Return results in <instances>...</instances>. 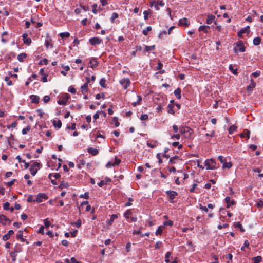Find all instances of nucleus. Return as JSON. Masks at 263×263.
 Returning a JSON list of instances; mask_svg holds the SVG:
<instances>
[{
    "mask_svg": "<svg viewBox=\"0 0 263 263\" xmlns=\"http://www.w3.org/2000/svg\"><path fill=\"white\" fill-rule=\"evenodd\" d=\"M180 132L185 138L189 139L191 138L193 130L189 127L182 126L180 127Z\"/></svg>",
    "mask_w": 263,
    "mask_h": 263,
    "instance_id": "1",
    "label": "nucleus"
},
{
    "mask_svg": "<svg viewBox=\"0 0 263 263\" xmlns=\"http://www.w3.org/2000/svg\"><path fill=\"white\" fill-rule=\"evenodd\" d=\"M205 165L207 170H213L216 168V162L212 159H208L205 161Z\"/></svg>",
    "mask_w": 263,
    "mask_h": 263,
    "instance_id": "2",
    "label": "nucleus"
},
{
    "mask_svg": "<svg viewBox=\"0 0 263 263\" xmlns=\"http://www.w3.org/2000/svg\"><path fill=\"white\" fill-rule=\"evenodd\" d=\"M236 47L238 48H234V51L236 53L238 51L243 52L245 51L246 48L243 45V43L242 41H239L235 43Z\"/></svg>",
    "mask_w": 263,
    "mask_h": 263,
    "instance_id": "3",
    "label": "nucleus"
},
{
    "mask_svg": "<svg viewBox=\"0 0 263 263\" xmlns=\"http://www.w3.org/2000/svg\"><path fill=\"white\" fill-rule=\"evenodd\" d=\"M48 197L44 193H39L37 195V197L33 202H36L37 203H41L43 201V199L46 200Z\"/></svg>",
    "mask_w": 263,
    "mask_h": 263,
    "instance_id": "4",
    "label": "nucleus"
},
{
    "mask_svg": "<svg viewBox=\"0 0 263 263\" xmlns=\"http://www.w3.org/2000/svg\"><path fill=\"white\" fill-rule=\"evenodd\" d=\"M250 32V27L249 26H246L245 28H242L238 32V36L239 37H241L242 36V34L245 33H247L249 34Z\"/></svg>",
    "mask_w": 263,
    "mask_h": 263,
    "instance_id": "5",
    "label": "nucleus"
},
{
    "mask_svg": "<svg viewBox=\"0 0 263 263\" xmlns=\"http://www.w3.org/2000/svg\"><path fill=\"white\" fill-rule=\"evenodd\" d=\"M89 41L92 45H96L100 44L102 42V40L97 37H94L90 39Z\"/></svg>",
    "mask_w": 263,
    "mask_h": 263,
    "instance_id": "6",
    "label": "nucleus"
},
{
    "mask_svg": "<svg viewBox=\"0 0 263 263\" xmlns=\"http://www.w3.org/2000/svg\"><path fill=\"white\" fill-rule=\"evenodd\" d=\"M0 222L3 225L6 224L7 222L10 223L11 220L3 214L0 215Z\"/></svg>",
    "mask_w": 263,
    "mask_h": 263,
    "instance_id": "7",
    "label": "nucleus"
},
{
    "mask_svg": "<svg viewBox=\"0 0 263 263\" xmlns=\"http://www.w3.org/2000/svg\"><path fill=\"white\" fill-rule=\"evenodd\" d=\"M69 99V95L68 93H66L65 96L63 98V100H59L57 103L59 105H65L67 100Z\"/></svg>",
    "mask_w": 263,
    "mask_h": 263,
    "instance_id": "8",
    "label": "nucleus"
},
{
    "mask_svg": "<svg viewBox=\"0 0 263 263\" xmlns=\"http://www.w3.org/2000/svg\"><path fill=\"white\" fill-rule=\"evenodd\" d=\"M120 83L125 89H126L130 85V81L128 79H123L120 80Z\"/></svg>",
    "mask_w": 263,
    "mask_h": 263,
    "instance_id": "9",
    "label": "nucleus"
},
{
    "mask_svg": "<svg viewBox=\"0 0 263 263\" xmlns=\"http://www.w3.org/2000/svg\"><path fill=\"white\" fill-rule=\"evenodd\" d=\"M166 194L169 197L170 200H173L176 196L177 195V193L174 191H167L166 192Z\"/></svg>",
    "mask_w": 263,
    "mask_h": 263,
    "instance_id": "10",
    "label": "nucleus"
},
{
    "mask_svg": "<svg viewBox=\"0 0 263 263\" xmlns=\"http://www.w3.org/2000/svg\"><path fill=\"white\" fill-rule=\"evenodd\" d=\"M179 25L181 26L187 27L189 25L188 20L186 18L184 17L182 19H180L179 21Z\"/></svg>",
    "mask_w": 263,
    "mask_h": 263,
    "instance_id": "11",
    "label": "nucleus"
},
{
    "mask_svg": "<svg viewBox=\"0 0 263 263\" xmlns=\"http://www.w3.org/2000/svg\"><path fill=\"white\" fill-rule=\"evenodd\" d=\"M28 34L27 33H24L22 35L23 40L25 44L30 45L31 43V39L29 37H27Z\"/></svg>",
    "mask_w": 263,
    "mask_h": 263,
    "instance_id": "12",
    "label": "nucleus"
},
{
    "mask_svg": "<svg viewBox=\"0 0 263 263\" xmlns=\"http://www.w3.org/2000/svg\"><path fill=\"white\" fill-rule=\"evenodd\" d=\"M250 131L248 129H244L243 132L240 134L241 138L247 137L248 139L250 138Z\"/></svg>",
    "mask_w": 263,
    "mask_h": 263,
    "instance_id": "13",
    "label": "nucleus"
},
{
    "mask_svg": "<svg viewBox=\"0 0 263 263\" xmlns=\"http://www.w3.org/2000/svg\"><path fill=\"white\" fill-rule=\"evenodd\" d=\"M30 98L31 99L32 103L38 104L39 103L40 97L38 96L31 95L30 96Z\"/></svg>",
    "mask_w": 263,
    "mask_h": 263,
    "instance_id": "14",
    "label": "nucleus"
},
{
    "mask_svg": "<svg viewBox=\"0 0 263 263\" xmlns=\"http://www.w3.org/2000/svg\"><path fill=\"white\" fill-rule=\"evenodd\" d=\"M89 64H90V67H91L92 69L95 68L98 65V62L96 58H92L90 61Z\"/></svg>",
    "mask_w": 263,
    "mask_h": 263,
    "instance_id": "15",
    "label": "nucleus"
},
{
    "mask_svg": "<svg viewBox=\"0 0 263 263\" xmlns=\"http://www.w3.org/2000/svg\"><path fill=\"white\" fill-rule=\"evenodd\" d=\"M87 152L89 154H91L92 156H96L99 153L98 149H97L96 148H94L93 147H89V148H88Z\"/></svg>",
    "mask_w": 263,
    "mask_h": 263,
    "instance_id": "16",
    "label": "nucleus"
},
{
    "mask_svg": "<svg viewBox=\"0 0 263 263\" xmlns=\"http://www.w3.org/2000/svg\"><path fill=\"white\" fill-rule=\"evenodd\" d=\"M256 86V84L253 79L251 80V83L250 85L247 86V90L248 92H250L252 91V89L254 88Z\"/></svg>",
    "mask_w": 263,
    "mask_h": 263,
    "instance_id": "17",
    "label": "nucleus"
},
{
    "mask_svg": "<svg viewBox=\"0 0 263 263\" xmlns=\"http://www.w3.org/2000/svg\"><path fill=\"white\" fill-rule=\"evenodd\" d=\"M118 217V216L116 214H112L110 218V219L108 220V221L107 222V225L108 226H111L112 225V222L113 221L116 219Z\"/></svg>",
    "mask_w": 263,
    "mask_h": 263,
    "instance_id": "18",
    "label": "nucleus"
},
{
    "mask_svg": "<svg viewBox=\"0 0 263 263\" xmlns=\"http://www.w3.org/2000/svg\"><path fill=\"white\" fill-rule=\"evenodd\" d=\"M215 19V16L213 15H209L207 17L206 22L208 24H211Z\"/></svg>",
    "mask_w": 263,
    "mask_h": 263,
    "instance_id": "19",
    "label": "nucleus"
},
{
    "mask_svg": "<svg viewBox=\"0 0 263 263\" xmlns=\"http://www.w3.org/2000/svg\"><path fill=\"white\" fill-rule=\"evenodd\" d=\"M88 86L87 83H85L81 87V92L83 94L88 91Z\"/></svg>",
    "mask_w": 263,
    "mask_h": 263,
    "instance_id": "20",
    "label": "nucleus"
},
{
    "mask_svg": "<svg viewBox=\"0 0 263 263\" xmlns=\"http://www.w3.org/2000/svg\"><path fill=\"white\" fill-rule=\"evenodd\" d=\"M181 90L180 88H177L174 91V95L178 99H180L181 98Z\"/></svg>",
    "mask_w": 263,
    "mask_h": 263,
    "instance_id": "21",
    "label": "nucleus"
},
{
    "mask_svg": "<svg viewBox=\"0 0 263 263\" xmlns=\"http://www.w3.org/2000/svg\"><path fill=\"white\" fill-rule=\"evenodd\" d=\"M52 124L55 127H57L58 128H60L62 126V122L59 120L58 121L53 120Z\"/></svg>",
    "mask_w": 263,
    "mask_h": 263,
    "instance_id": "22",
    "label": "nucleus"
},
{
    "mask_svg": "<svg viewBox=\"0 0 263 263\" xmlns=\"http://www.w3.org/2000/svg\"><path fill=\"white\" fill-rule=\"evenodd\" d=\"M26 57H27V54L25 53H22L18 54L17 55V60L20 62H22L24 61V59H25Z\"/></svg>",
    "mask_w": 263,
    "mask_h": 263,
    "instance_id": "23",
    "label": "nucleus"
},
{
    "mask_svg": "<svg viewBox=\"0 0 263 263\" xmlns=\"http://www.w3.org/2000/svg\"><path fill=\"white\" fill-rule=\"evenodd\" d=\"M164 5V3L162 1H160V2L157 1L155 3V4L154 5V7L156 9V10H159V6H163Z\"/></svg>",
    "mask_w": 263,
    "mask_h": 263,
    "instance_id": "24",
    "label": "nucleus"
},
{
    "mask_svg": "<svg viewBox=\"0 0 263 263\" xmlns=\"http://www.w3.org/2000/svg\"><path fill=\"white\" fill-rule=\"evenodd\" d=\"M210 28V27L209 26H200L199 28V31H203L205 33H208V30Z\"/></svg>",
    "mask_w": 263,
    "mask_h": 263,
    "instance_id": "25",
    "label": "nucleus"
},
{
    "mask_svg": "<svg viewBox=\"0 0 263 263\" xmlns=\"http://www.w3.org/2000/svg\"><path fill=\"white\" fill-rule=\"evenodd\" d=\"M68 186H69V184L68 183L65 182L64 181H62L61 182L59 187L61 189H63L64 188H68Z\"/></svg>",
    "mask_w": 263,
    "mask_h": 263,
    "instance_id": "26",
    "label": "nucleus"
},
{
    "mask_svg": "<svg viewBox=\"0 0 263 263\" xmlns=\"http://www.w3.org/2000/svg\"><path fill=\"white\" fill-rule=\"evenodd\" d=\"M223 165H222V168H230L232 166V164L231 162H227L226 161H224V163H222Z\"/></svg>",
    "mask_w": 263,
    "mask_h": 263,
    "instance_id": "27",
    "label": "nucleus"
},
{
    "mask_svg": "<svg viewBox=\"0 0 263 263\" xmlns=\"http://www.w3.org/2000/svg\"><path fill=\"white\" fill-rule=\"evenodd\" d=\"M236 129H237V127L235 125H231L228 129L229 134L230 135L232 134L236 130Z\"/></svg>",
    "mask_w": 263,
    "mask_h": 263,
    "instance_id": "28",
    "label": "nucleus"
},
{
    "mask_svg": "<svg viewBox=\"0 0 263 263\" xmlns=\"http://www.w3.org/2000/svg\"><path fill=\"white\" fill-rule=\"evenodd\" d=\"M261 38L260 37H256L253 39V44L254 45H258L260 44L261 42Z\"/></svg>",
    "mask_w": 263,
    "mask_h": 263,
    "instance_id": "29",
    "label": "nucleus"
},
{
    "mask_svg": "<svg viewBox=\"0 0 263 263\" xmlns=\"http://www.w3.org/2000/svg\"><path fill=\"white\" fill-rule=\"evenodd\" d=\"M173 107H174V106L171 104H168V106H167V108H168V110H167V112L169 114H175V111L173 109Z\"/></svg>",
    "mask_w": 263,
    "mask_h": 263,
    "instance_id": "30",
    "label": "nucleus"
},
{
    "mask_svg": "<svg viewBox=\"0 0 263 263\" xmlns=\"http://www.w3.org/2000/svg\"><path fill=\"white\" fill-rule=\"evenodd\" d=\"M164 229V226H159L158 228V229L157 230L156 232V235H161L163 232V230Z\"/></svg>",
    "mask_w": 263,
    "mask_h": 263,
    "instance_id": "31",
    "label": "nucleus"
},
{
    "mask_svg": "<svg viewBox=\"0 0 263 263\" xmlns=\"http://www.w3.org/2000/svg\"><path fill=\"white\" fill-rule=\"evenodd\" d=\"M178 159L179 157L178 156H175L174 157H172L170 159V163H171L172 164H175L176 160H178Z\"/></svg>",
    "mask_w": 263,
    "mask_h": 263,
    "instance_id": "32",
    "label": "nucleus"
},
{
    "mask_svg": "<svg viewBox=\"0 0 263 263\" xmlns=\"http://www.w3.org/2000/svg\"><path fill=\"white\" fill-rule=\"evenodd\" d=\"M132 214V212L130 210H127L124 214V216L126 219H129L130 215Z\"/></svg>",
    "mask_w": 263,
    "mask_h": 263,
    "instance_id": "33",
    "label": "nucleus"
},
{
    "mask_svg": "<svg viewBox=\"0 0 263 263\" xmlns=\"http://www.w3.org/2000/svg\"><path fill=\"white\" fill-rule=\"evenodd\" d=\"M119 17V15L117 13L114 12L110 17V21L111 23H114L115 20Z\"/></svg>",
    "mask_w": 263,
    "mask_h": 263,
    "instance_id": "34",
    "label": "nucleus"
},
{
    "mask_svg": "<svg viewBox=\"0 0 263 263\" xmlns=\"http://www.w3.org/2000/svg\"><path fill=\"white\" fill-rule=\"evenodd\" d=\"M152 27H151V26L147 27L146 29H144V30H143V31H142L143 34L145 35V36L147 35L148 32L149 31H151L152 30Z\"/></svg>",
    "mask_w": 263,
    "mask_h": 263,
    "instance_id": "35",
    "label": "nucleus"
},
{
    "mask_svg": "<svg viewBox=\"0 0 263 263\" xmlns=\"http://www.w3.org/2000/svg\"><path fill=\"white\" fill-rule=\"evenodd\" d=\"M253 260L254 261V263H259L261 261L262 257L260 256H258L257 257H253Z\"/></svg>",
    "mask_w": 263,
    "mask_h": 263,
    "instance_id": "36",
    "label": "nucleus"
},
{
    "mask_svg": "<svg viewBox=\"0 0 263 263\" xmlns=\"http://www.w3.org/2000/svg\"><path fill=\"white\" fill-rule=\"evenodd\" d=\"M234 226L235 227L239 228L240 231L242 232H243L245 231V229L242 227L241 224H240L239 222H236L234 224Z\"/></svg>",
    "mask_w": 263,
    "mask_h": 263,
    "instance_id": "37",
    "label": "nucleus"
},
{
    "mask_svg": "<svg viewBox=\"0 0 263 263\" xmlns=\"http://www.w3.org/2000/svg\"><path fill=\"white\" fill-rule=\"evenodd\" d=\"M155 49V45H152V46H145V51L146 52H149L150 50H153Z\"/></svg>",
    "mask_w": 263,
    "mask_h": 263,
    "instance_id": "38",
    "label": "nucleus"
},
{
    "mask_svg": "<svg viewBox=\"0 0 263 263\" xmlns=\"http://www.w3.org/2000/svg\"><path fill=\"white\" fill-rule=\"evenodd\" d=\"M41 166V164L40 162H33V164L31 165V167L34 168H40Z\"/></svg>",
    "mask_w": 263,
    "mask_h": 263,
    "instance_id": "39",
    "label": "nucleus"
},
{
    "mask_svg": "<svg viewBox=\"0 0 263 263\" xmlns=\"http://www.w3.org/2000/svg\"><path fill=\"white\" fill-rule=\"evenodd\" d=\"M60 36L62 39L67 38L70 36V33L68 32H62L60 34Z\"/></svg>",
    "mask_w": 263,
    "mask_h": 263,
    "instance_id": "40",
    "label": "nucleus"
},
{
    "mask_svg": "<svg viewBox=\"0 0 263 263\" xmlns=\"http://www.w3.org/2000/svg\"><path fill=\"white\" fill-rule=\"evenodd\" d=\"M51 41V39L50 40H46L45 42V45L47 49H48L49 47H52V45L50 43V42Z\"/></svg>",
    "mask_w": 263,
    "mask_h": 263,
    "instance_id": "41",
    "label": "nucleus"
},
{
    "mask_svg": "<svg viewBox=\"0 0 263 263\" xmlns=\"http://www.w3.org/2000/svg\"><path fill=\"white\" fill-rule=\"evenodd\" d=\"M151 13V11L150 10H145L143 12L144 14V20H146L148 18V15Z\"/></svg>",
    "mask_w": 263,
    "mask_h": 263,
    "instance_id": "42",
    "label": "nucleus"
},
{
    "mask_svg": "<svg viewBox=\"0 0 263 263\" xmlns=\"http://www.w3.org/2000/svg\"><path fill=\"white\" fill-rule=\"evenodd\" d=\"M105 83H106V80L104 78H102L99 82V84L100 86L103 88H105Z\"/></svg>",
    "mask_w": 263,
    "mask_h": 263,
    "instance_id": "43",
    "label": "nucleus"
},
{
    "mask_svg": "<svg viewBox=\"0 0 263 263\" xmlns=\"http://www.w3.org/2000/svg\"><path fill=\"white\" fill-rule=\"evenodd\" d=\"M37 168H34L31 166L30 168V171L32 176H35L37 172Z\"/></svg>",
    "mask_w": 263,
    "mask_h": 263,
    "instance_id": "44",
    "label": "nucleus"
},
{
    "mask_svg": "<svg viewBox=\"0 0 263 263\" xmlns=\"http://www.w3.org/2000/svg\"><path fill=\"white\" fill-rule=\"evenodd\" d=\"M79 197L81 198L88 199L89 198V193L88 192H85L84 194L80 195Z\"/></svg>",
    "mask_w": 263,
    "mask_h": 263,
    "instance_id": "45",
    "label": "nucleus"
},
{
    "mask_svg": "<svg viewBox=\"0 0 263 263\" xmlns=\"http://www.w3.org/2000/svg\"><path fill=\"white\" fill-rule=\"evenodd\" d=\"M229 69L231 70V71L234 74H237V69H234L233 67V66L232 65H229Z\"/></svg>",
    "mask_w": 263,
    "mask_h": 263,
    "instance_id": "46",
    "label": "nucleus"
},
{
    "mask_svg": "<svg viewBox=\"0 0 263 263\" xmlns=\"http://www.w3.org/2000/svg\"><path fill=\"white\" fill-rule=\"evenodd\" d=\"M30 130V126H27L26 128H24L22 129V133L23 135H25Z\"/></svg>",
    "mask_w": 263,
    "mask_h": 263,
    "instance_id": "47",
    "label": "nucleus"
},
{
    "mask_svg": "<svg viewBox=\"0 0 263 263\" xmlns=\"http://www.w3.org/2000/svg\"><path fill=\"white\" fill-rule=\"evenodd\" d=\"M23 236V231L20 230L18 232V233L16 235V238L18 240H20L21 238H22Z\"/></svg>",
    "mask_w": 263,
    "mask_h": 263,
    "instance_id": "48",
    "label": "nucleus"
},
{
    "mask_svg": "<svg viewBox=\"0 0 263 263\" xmlns=\"http://www.w3.org/2000/svg\"><path fill=\"white\" fill-rule=\"evenodd\" d=\"M44 223L45 224V227L46 228H48L50 225L51 224V223L48 220V219H45L44 220Z\"/></svg>",
    "mask_w": 263,
    "mask_h": 263,
    "instance_id": "49",
    "label": "nucleus"
},
{
    "mask_svg": "<svg viewBox=\"0 0 263 263\" xmlns=\"http://www.w3.org/2000/svg\"><path fill=\"white\" fill-rule=\"evenodd\" d=\"M5 81L7 82V84L8 86H11L12 84V82L10 80L9 77H6L5 78Z\"/></svg>",
    "mask_w": 263,
    "mask_h": 263,
    "instance_id": "50",
    "label": "nucleus"
},
{
    "mask_svg": "<svg viewBox=\"0 0 263 263\" xmlns=\"http://www.w3.org/2000/svg\"><path fill=\"white\" fill-rule=\"evenodd\" d=\"M171 253L170 252H167L166 254H165V261L166 262H170V260H169V257L171 255Z\"/></svg>",
    "mask_w": 263,
    "mask_h": 263,
    "instance_id": "51",
    "label": "nucleus"
},
{
    "mask_svg": "<svg viewBox=\"0 0 263 263\" xmlns=\"http://www.w3.org/2000/svg\"><path fill=\"white\" fill-rule=\"evenodd\" d=\"M68 91L72 94H74L76 92V90L73 86H70L68 88Z\"/></svg>",
    "mask_w": 263,
    "mask_h": 263,
    "instance_id": "52",
    "label": "nucleus"
},
{
    "mask_svg": "<svg viewBox=\"0 0 263 263\" xmlns=\"http://www.w3.org/2000/svg\"><path fill=\"white\" fill-rule=\"evenodd\" d=\"M140 120H146L148 119V115L147 114H142L140 118Z\"/></svg>",
    "mask_w": 263,
    "mask_h": 263,
    "instance_id": "53",
    "label": "nucleus"
},
{
    "mask_svg": "<svg viewBox=\"0 0 263 263\" xmlns=\"http://www.w3.org/2000/svg\"><path fill=\"white\" fill-rule=\"evenodd\" d=\"M173 224V222L172 220H168L164 221L163 223L164 226H172Z\"/></svg>",
    "mask_w": 263,
    "mask_h": 263,
    "instance_id": "54",
    "label": "nucleus"
},
{
    "mask_svg": "<svg viewBox=\"0 0 263 263\" xmlns=\"http://www.w3.org/2000/svg\"><path fill=\"white\" fill-rule=\"evenodd\" d=\"M167 32L166 31H163L162 32H161L159 35H158V37L159 39H162L164 35H166L167 34Z\"/></svg>",
    "mask_w": 263,
    "mask_h": 263,
    "instance_id": "55",
    "label": "nucleus"
},
{
    "mask_svg": "<svg viewBox=\"0 0 263 263\" xmlns=\"http://www.w3.org/2000/svg\"><path fill=\"white\" fill-rule=\"evenodd\" d=\"M10 204L8 202H6L4 204L3 208L5 210H8L9 209Z\"/></svg>",
    "mask_w": 263,
    "mask_h": 263,
    "instance_id": "56",
    "label": "nucleus"
},
{
    "mask_svg": "<svg viewBox=\"0 0 263 263\" xmlns=\"http://www.w3.org/2000/svg\"><path fill=\"white\" fill-rule=\"evenodd\" d=\"M128 200V202L125 203V206H129L132 205V202L133 201V199L132 198H129Z\"/></svg>",
    "mask_w": 263,
    "mask_h": 263,
    "instance_id": "57",
    "label": "nucleus"
},
{
    "mask_svg": "<svg viewBox=\"0 0 263 263\" xmlns=\"http://www.w3.org/2000/svg\"><path fill=\"white\" fill-rule=\"evenodd\" d=\"M97 4H94L92 5V11L95 14L97 13Z\"/></svg>",
    "mask_w": 263,
    "mask_h": 263,
    "instance_id": "58",
    "label": "nucleus"
},
{
    "mask_svg": "<svg viewBox=\"0 0 263 263\" xmlns=\"http://www.w3.org/2000/svg\"><path fill=\"white\" fill-rule=\"evenodd\" d=\"M162 242L161 241H157L155 245V247L156 249H158L160 248Z\"/></svg>",
    "mask_w": 263,
    "mask_h": 263,
    "instance_id": "59",
    "label": "nucleus"
},
{
    "mask_svg": "<svg viewBox=\"0 0 263 263\" xmlns=\"http://www.w3.org/2000/svg\"><path fill=\"white\" fill-rule=\"evenodd\" d=\"M229 226V225L227 223H225V224H223L222 225H221V224H219L218 226H217V228L218 229H221L222 228H227Z\"/></svg>",
    "mask_w": 263,
    "mask_h": 263,
    "instance_id": "60",
    "label": "nucleus"
},
{
    "mask_svg": "<svg viewBox=\"0 0 263 263\" xmlns=\"http://www.w3.org/2000/svg\"><path fill=\"white\" fill-rule=\"evenodd\" d=\"M37 232L39 233L43 234L44 233V227L43 226H41L40 228H39Z\"/></svg>",
    "mask_w": 263,
    "mask_h": 263,
    "instance_id": "61",
    "label": "nucleus"
},
{
    "mask_svg": "<svg viewBox=\"0 0 263 263\" xmlns=\"http://www.w3.org/2000/svg\"><path fill=\"white\" fill-rule=\"evenodd\" d=\"M74 224L75 226L77 227V228H80L81 226V220L80 219H78L75 223H74Z\"/></svg>",
    "mask_w": 263,
    "mask_h": 263,
    "instance_id": "62",
    "label": "nucleus"
},
{
    "mask_svg": "<svg viewBox=\"0 0 263 263\" xmlns=\"http://www.w3.org/2000/svg\"><path fill=\"white\" fill-rule=\"evenodd\" d=\"M257 206L258 208H263V201L259 200L257 203Z\"/></svg>",
    "mask_w": 263,
    "mask_h": 263,
    "instance_id": "63",
    "label": "nucleus"
},
{
    "mask_svg": "<svg viewBox=\"0 0 263 263\" xmlns=\"http://www.w3.org/2000/svg\"><path fill=\"white\" fill-rule=\"evenodd\" d=\"M70 263H80V262L77 261L74 257L70 258Z\"/></svg>",
    "mask_w": 263,
    "mask_h": 263,
    "instance_id": "64",
    "label": "nucleus"
}]
</instances>
